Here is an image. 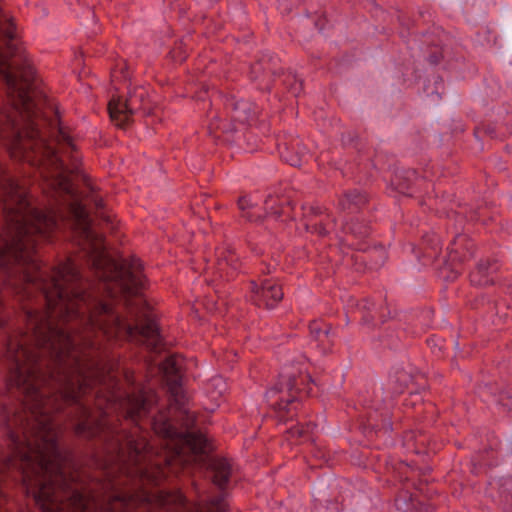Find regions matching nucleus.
I'll return each instance as SVG.
<instances>
[{
	"mask_svg": "<svg viewBox=\"0 0 512 512\" xmlns=\"http://www.w3.org/2000/svg\"><path fill=\"white\" fill-rule=\"evenodd\" d=\"M264 204L267 215H273L275 217H280L281 215L286 214V209L290 205L286 200H281L272 196H269L265 200Z\"/></svg>",
	"mask_w": 512,
	"mask_h": 512,
	"instance_id": "obj_10",
	"label": "nucleus"
},
{
	"mask_svg": "<svg viewBox=\"0 0 512 512\" xmlns=\"http://www.w3.org/2000/svg\"><path fill=\"white\" fill-rule=\"evenodd\" d=\"M151 101L145 87L138 86L129 91L127 98L122 101L113 97L108 103V111L111 120L119 127H125L133 114L149 113Z\"/></svg>",
	"mask_w": 512,
	"mask_h": 512,
	"instance_id": "obj_2",
	"label": "nucleus"
},
{
	"mask_svg": "<svg viewBox=\"0 0 512 512\" xmlns=\"http://www.w3.org/2000/svg\"><path fill=\"white\" fill-rule=\"evenodd\" d=\"M58 128H63V129L68 133V131H67V129H66L65 127H63V126L59 125V127H58ZM57 130H59V129H57ZM57 134H58V131H56V133H55L54 137H57Z\"/></svg>",
	"mask_w": 512,
	"mask_h": 512,
	"instance_id": "obj_19",
	"label": "nucleus"
},
{
	"mask_svg": "<svg viewBox=\"0 0 512 512\" xmlns=\"http://www.w3.org/2000/svg\"><path fill=\"white\" fill-rule=\"evenodd\" d=\"M238 207L242 212V217L246 218L248 221H258L260 219V215L252 211L254 206L248 197H240Z\"/></svg>",
	"mask_w": 512,
	"mask_h": 512,
	"instance_id": "obj_13",
	"label": "nucleus"
},
{
	"mask_svg": "<svg viewBox=\"0 0 512 512\" xmlns=\"http://www.w3.org/2000/svg\"><path fill=\"white\" fill-rule=\"evenodd\" d=\"M102 204H101V201H99V203H96V206L97 207H100Z\"/></svg>",
	"mask_w": 512,
	"mask_h": 512,
	"instance_id": "obj_21",
	"label": "nucleus"
},
{
	"mask_svg": "<svg viewBox=\"0 0 512 512\" xmlns=\"http://www.w3.org/2000/svg\"><path fill=\"white\" fill-rule=\"evenodd\" d=\"M313 232L317 233L319 236H326L328 234L327 228L322 224H315L313 226Z\"/></svg>",
	"mask_w": 512,
	"mask_h": 512,
	"instance_id": "obj_17",
	"label": "nucleus"
},
{
	"mask_svg": "<svg viewBox=\"0 0 512 512\" xmlns=\"http://www.w3.org/2000/svg\"><path fill=\"white\" fill-rule=\"evenodd\" d=\"M490 263H479L476 269L470 274V281L472 284L477 286H485L492 283V279L488 276V270Z\"/></svg>",
	"mask_w": 512,
	"mask_h": 512,
	"instance_id": "obj_9",
	"label": "nucleus"
},
{
	"mask_svg": "<svg viewBox=\"0 0 512 512\" xmlns=\"http://www.w3.org/2000/svg\"><path fill=\"white\" fill-rule=\"evenodd\" d=\"M373 319H374V315H372V314H369V315H365V316H363V320H364L366 323L371 322Z\"/></svg>",
	"mask_w": 512,
	"mask_h": 512,
	"instance_id": "obj_18",
	"label": "nucleus"
},
{
	"mask_svg": "<svg viewBox=\"0 0 512 512\" xmlns=\"http://www.w3.org/2000/svg\"><path fill=\"white\" fill-rule=\"evenodd\" d=\"M236 262H237V260L234 256V253L231 251H228V255L220 260L219 266H220V269H223L224 264H226V265H230L234 270H236L238 268Z\"/></svg>",
	"mask_w": 512,
	"mask_h": 512,
	"instance_id": "obj_15",
	"label": "nucleus"
},
{
	"mask_svg": "<svg viewBox=\"0 0 512 512\" xmlns=\"http://www.w3.org/2000/svg\"><path fill=\"white\" fill-rule=\"evenodd\" d=\"M367 203V196L357 190L349 191L343 194L339 200V205L343 210L356 211Z\"/></svg>",
	"mask_w": 512,
	"mask_h": 512,
	"instance_id": "obj_7",
	"label": "nucleus"
},
{
	"mask_svg": "<svg viewBox=\"0 0 512 512\" xmlns=\"http://www.w3.org/2000/svg\"><path fill=\"white\" fill-rule=\"evenodd\" d=\"M372 406L375 408V409H379V406L377 404H372Z\"/></svg>",
	"mask_w": 512,
	"mask_h": 512,
	"instance_id": "obj_20",
	"label": "nucleus"
},
{
	"mask_svg": "<svg viewBox=\"0 0 512 512\" xmlns=\"http://www.w3.org/2000/svg\"><path fill=\"white\" fill-rule=\"evenodd\" d=\"M283 298L282 287L271 279H266L258 286L251 282V301L258 307L274 308Z\"/></svg>",
	"mask_w": 512,
	"mask_h": 512,
	"instance_id": "obj_3",
	"label": "nucleus"
},
{
	"mask_svg": "<svg viewBox=\"0 0 512 512\" xmlns=\"http://www.w3.org/2000/svg\"><path fill=\"white\" fill-rule=\"evenodd\" d=\"M474 244L467 239L465 235H459L456 237L455 241L452 244L451 248L448 252V259L451 262V265L457 272L458 266L474 256Z\"/></svg>",
	"mask_w": 512,
	"mask_h": 512,
	"instance_id": "obj_4",
	"label": "nucleus"
},
{
	"mask_svg": "<svg viewBox=\"0 0 512 512\" xmlns=\"http://www.w3.org/2000/svg\"><path fill=\"white\" fill-rule=\"evenodd\" d=\"M312 425H295L288 429L287 433L290 438L299 439L308 435L311 432Z\"/></svg>",
	"mask_w": 512,
	"mask_h": 512,
	"instance_id": "obj_14",
	"label": "nucleus"
},
{
	"mask_svg": "<svg viewBox=\"0 0 512 512\" xmlns=\"http://www.w3.org/2000/svg\"><path fill=\"white\" fill-rule=\"evenodd\" d=\"M345 231L356 238H365L370 234V226L365 222L355 220L346 224Z\"/></svg>",
	"mask_w": 512,
	"mask_h": 512,
	"instance_id": "obj_12",
	"label": "nucleus"
},
{
	"mask_svg": "<svg viewBox=\"0 0 512 512\" xmlns=\"http://www.w3.org/2000/svg\"><path fill=\"white\" fill-rule=\"evenodd\" d=\"M294 144L291 143L290 146L287 143L280 144V154L284 161L289 163L291 166H300L302 163V159L306 154L304 148L298 149L296 152H292L294 149Z\"/></svg>",
	"mask_w": 512,
	"mask_h": 512,
	"instance_id": "obj_8",
	"label": "nucleus"
},
{
	"mask_svg": "<svg viewBox=\"0 0 512 512\" xmlns=\"http://www.w3.org/2000/svg\"><path fill=\"white\" fill-rule=\"evenodd\" d=\"M309 331L317 341L323 342L324 339L329 338L331 327L321 321L314 320L309 325Z\"/></svg>",
	"mask_w": 512,
	"mask_h": 512,
	"instance_id": "obj_11",
	"label": "nucleus"
},
{
	"mask_svg": "<svg viewBox=\"0 0 512 512\" xmlns=\"http://www.w3.org/2000/svg\"><path fill=\"white\" fill-rule=\"evenodd\" d=\"M255 117V110L252 103L240 100L234 104L231 118L234 122L245 125L249 124Z\"/></svg>",
	"mask_w": 512,
	"mask_h": 512,
	"instance_id": "obj_6",
	"label": "nucleus"
},
{
	"mask_svg": "<svg viewBox=\"0 0 512 512\" xmlns=\"http://www.w3.org/2000/svg\"><path fill=\"white\" fill-rule=\"evenodd\" d=\"M209 470L211 472L213 484L219 489L224 490L231 477V463L225 458H213L210 460Z\"/></svg>",
	"mask_w": 512,
	"mask_h": 512,
	"instance_id": "obj_5",
	"label": "nucleus"
},
{
	"mask_svg": "<svg viewBox=\"0 0 512 512\" xmlns=\"http://www.w3.org/2000/svg\"><path fill=\"white\" fill-rule=\"evenodd\" d=\"M307 385L313 383L309 374H300L299 376L290 374H281L278 383L266 392V398L269 406L275 410L277 417L281 421L292 420L297 416L300 406L299 394L304 391L310 393V388L301 389L299 384Z\"/></svg>",
	"mask_w": 512,
	"mask_h": 512,
	"instance_id": "obj_1",
	"label": "nucleus"
},
{
	"mask_svg": "<svg viewBox=\"0 0 512 512\" xmlns=\"http://www.w3.org/2000/svg\"><path fill=\"white\" fill-rule=\"evenodd\" d=\"M209 129L211 131L212 130H222L223 132L228 131L226 124L221 120H217V122H212Z\"/></svg>",
	"mask_w": 512,
	"mask_h": 512,
	"instance_id": "obj_16",
	"label": "nucleus"
},
{
	"mask_svg": "<svg viewBox=\"0 0 512 512\" xmlns=\"http://www.w3.org/2000/svg\"><path fill=\"white\" fill-rule=\"evenodd\" d=\"M105 221L109 222V221H110V217H108V216H107V217L105 218Z\"/></svg>",
	"mask_w": 512,
	"mask_h": 512,
	"instance_id": "obj_22",
	"label": "nucleus"
}]
</instances>
